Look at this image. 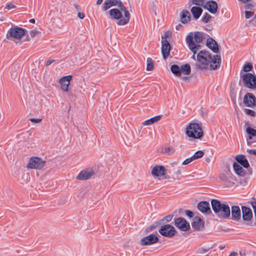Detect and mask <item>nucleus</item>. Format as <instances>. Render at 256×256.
<instances>
[{"label": "nucleus", "instance_id": "f257e3e1", "mask_svg": "<svg viewBox=\"0 0 256 256\" xmlns=\"http://www.w3.org/2000/svg\"><path fill=\"white\" fill-rule=\"evenodd\" d=\"M112 6H118L120 9L112 8L109 10L108 13L111 19L118 20V26H124L128 24L130 18V14L123 3L120 0H108Z\"/></svg>", "mask_w": 256, "mask_h": 256}, {"label": "nucleus", "instance_id": "f03ea898", "mask_svg": "<svg viewBox=\"0 0 256 256\" xmlns=\"http://www.w3.org/2000/svg\"><path fill=\"white\" fill-rule=\"evenodd\" d=\"M198 63L195 65L196 68L205 70L210 66V69L216 70L220 67L221 58L219 55H215L212 58L208 52L201 50L197 54Z\"/></svg>", "mask_w": 256, "mask_h": 256}, {"label": "nucleus", "instance_id": "7ed1b4c3", "mask_svg": "<svg viewBox=\"0 0 256 256\" xmlns=\"http://www.w3.org/2000/svg\"><path fill=\"white\" fill-rule=\"evenodd\" d=\"M204 34L202 32H196L194 36L190 32L186 37V42L190 50L193 52L192 58L196 60L195 54L200 48V44L203 41Z\"/></svg>", "mask_w": 256, "mask_h": 256}, {"label": "nucleus", "instance_id": "20e7f679", "mask_svg": "<svg viewBox=\"0 0 256 256\" xmlns=\"http://www.w3.org/2000/svg\"><path fill=\"white\" fill-rule=\"evenodd\" d=\"M211 205L214 212L219 218L224 219L230 218V210L228 206L216 199L212 200Z\"/></svg>", "mask_w": 256, "mask_h": 256}, {"label": "nucleus", "instance_id": "39448f33", "mask_svg": "<svg viewBox=\"0 0 256 256\" xmlns=\"http://www.w3.org/2000/svg\"><path fill=\"white\" fill-rule=\"evenodd\" d=\"M186 134L189 138L200 139L204 136L201 124L190 123L186 128Z\"/></svg>", "mask_w": 256, "mask_h": 256}, {"label": "nucleus", "instance_id": "423d86ee", "mask_svg": "<svg viewBox=\"0 0 256 256\" xmlns=\"http://www.w3.org/2000/svg\"><path fill=\"white\" fill-rule=\"evenodd\" d=\"M170 70L176 76L181 77L182 74L189 75L191 72V68L189 64H185L179 66L177 64H173L170 67Z\"/></svg>", "mask_w": 256, "mask_h": 256}, {"label": "nucleus", "instance_id": "0eeeda50", "mask_svg": "<svg viewBox=\"0 0 256 256\" xmlns=\"http://www.w3.org/2000/svg\"><path fill=\"white\" fill-rule=\"evenodd\" d=\"M46 164V161L37 156H32L29 160L27 168L34 170H42Z\"/></svg>", "mask_w": 256, "mask_h": 256}, {"label": "nucleus", "instance_id": "6e6552de", "mask_svg": "<svg viewBox=\"0 0 256 256\" xmlns=\"http://www.w3.org/2000/svg\"><path fill=\"white\" fill-rule=\"evenodd\" d=\"M244 86L252 90H254L256 88V76L250 72L244 74L242 76Z\"/></svg>", "mask_w": 256, "mask_h": 256}, {"label": "nucleus", "instance_id": "1a4fd4ad", "mask_svg": "<svg viewBox=\"0 0 256 256\" xmlns=\"http://www.w3.org/2000/svg\"><path fill=\"white\" fill-rule=\"evenodd\" d=\"M158 232L162 236L172 238L175 235L176 230L172 226L166 224L160 228Z\"/></svg>", "mask_w": 256, "mask_h": 256}, {"label": "nucleus", "instance_id": "9d476101", "mask_svg": "<svg viewBox=\"0 0 256 256\" xmlns=\"http://www.w3.org/2000/svg\"><path fill=\"white\" fill-rule=\"evenodd\" d=\"M26 30L22 28L16 26L9 30L7 34V38H13L15 39H20L24 36Z\"/></svg>", "mask_w": 256, "mask_h": 256}, {"label": "nucleus", "instance_id": "9b49d317", "mask_svg": "<svg viewBox=\"0 0 256 256\" xmlns=\"http://www.w3.org/2000/svg\"><path fill=\"white\" fill-rule=\"evenodd\" d=\"M158 241V237L154 234H150L144 237L140 242L142 246H146L154 244Z\"/></svg>", "mask_w": 256, "mask_h": 256}, {"label": "nucleus", "instance_id": "f8f14e48", "mask_svg": "<svg viewBox=\"0 0 256 256\" xmlns=\"http://www.w3.org/2000/svg\"><path fill=\"white\" fill-rule=\"evenodd\" d=\"M243 102L246 106L254 108L256 106V98L252 94L246 93L244 97Z\"/></svg>", "mask_w": 256, "mask_h": 256}, {"label": "nucleus", "instance_id": "ddd939ff", "mask_svg": "<svg viewBox=\"0 0 256 256\" xmlns=\"http://www.w3.org/2000/svg\"><path fill=\"white\" fill-rule=\"evenodd\" d=\"M174 224L176 227L182 231H187L190 228L189 223L182 218L175 219Z\"/></svg>", "mask_w": 256, "mask_h": 256}, {"label": "nucleus", "instance_id": "4468645a", "mask_svg": "<svg viewBox=\"0 0 256 256\" xmlns=\"http://www.w3.org/2000/svg\"><path fill=\"white\" fill-rule=\"evenodd\" d=\"M72 76L68 75L62 76L59 80V83L61 86V88L64 92H68L69 86L72 79Z\"/></svg>", "mask_w": 256, "mask_h": 256}, {"label": "nucleus", "instance_id": "2eb2a0df", "mask_svg": "<svg viewBox=\"0 0 256 256\" xmlns=\"http://www.w3.org/2000/svg\"><path fill=\"white\" fill-rule=\"evenodd\" d=\"M171 46L167 40H162V52L164 59L166 60L170 56Z\"/></svg>", "mask_w": 256, "mask_h": 256}, {"label": "nucleus", "instance_id": "dca6fc26", "mask_svg": "<svg viewBox=\"0 0 256 256\" xmlns=\"http://www.w3.org/2000/svg\"><path fill=\"white\" fill-rule=\"evenodd\" d=\"M94 174V172L92 169H86L80 172L76 178L79 180H84L90 178Z\"/></svg>", "mask_w": 256, "mask_h": 256}, {"label": "nucleus", "instance_id": "f3484780", "mask_svg": "<svg viewBox=\"0 0 256 256\" xmlns=\"http://www.w3.org/2000/svg\"><path fill=\"white\" fill-rule=\"evenodd\" d=\"M198 210L202 213L210 214L211 213V210L210 204L206 201L200 202L198 204Z\"/></svg>", "mask_w": 256, "mask_h": 256}, {"label": "nucleus", "instance_id": "a211bd4d", "mask_svg": "<svg viewBox=\"0 0 256 256\" xmlns=\"http://www.w3.org/2000/svg\"><path fill=\"white\" fill-rule=\"evenodd\" d=\"M204 8H206L211 14H214L218 10V4L214 0L206 2Z\"/></svg>", "mask_w": 256, "mask_h": 256}, {"label": "nucleus", "instance_id": "6ab92c4d", "mask_svg": "<svg viewBox=\"0 0 256 256\" xmlns=\"http://www.w3.org/2000/svg\"><path fill=\"white\" fill-rule=\"evenodd\" d=\"M166 169L162 166H156L152 170L151 174L154 177H158L164 175Z\"/></svg>", "mask_w": 256, "mask_h": 256}, {"label": "nucleus", "instance_id": "aec40b11", "mask_svg": "<svg viewBox=\"0 0 256 256\" xmlns=\"http://www.w3.org/2000/svg\"><path fill=\"white\" fill-rule=\"evenodd\" d=\"M192 226L196 230H200L204 229V224L200 218L196 216L194 218Z\"/></svg>", "mask_w": 256, "mask_h": 256}, {"label": "nucleus", "instance_id": "412c9836", "mask_svg": "<svg viewBox=\"0 0 256 256\" xmlns=\"http://www.w3.org/2000/svg\"><path fill=\"white\" fill-rule=\"evenodd\" d=\"M206 46L214 53L218 54L219 52L218 46L216 42L212 38H208Z\"/></svg>", "mask_w": 256, "mask_h": 256}, {"label": "nucleus", "instance_id": "4be33fe9", "mask_svg": "<svg viewBox=\"0 0 256 256\" xmlns=\"http://www.w3.org/2000/svg\"><path fill=\"white\" fill-rule=\"evenodd\" d=\"M242 218L245 221H249L252 218V213L251 209L246 206H242Z\"/></svg>", "mask_w": 256, "mask_h": 256}, {"label": "nucleus", "instance_id": "5701e85b", "mask_svg": "<svg viewBox=\"0 0 256 256\" xmlns=\"http://www.w3.org/2000/svg\"><path fill=\"white\" fill-rule=\"evenodd\" d=\"M240 210L238 206H232V218L233 220L238 221L240 219Z\"/></svg>", "mask_w": 256, "mask_h": 256}, {"label": "nucleus", "instance_id": "b1692460", "mask_svg": "<svg viewBox=\"0 0 256 256\" xmlns=\"http://www.w3.org/2000/svg\"><path fill=\"white\" fill-rule=\"evenodd\" d=\"M236 160L238 163L240 164L244 168H248L250 166L249 163L244 155H238L236 157Z\"/></svg>", "mask_w": 256, "mask_h": 256}, {"label": "nucleus", "instance_id": "393cba45", "mask_svg": "<svg viewBox=\"0 0 256 256\" xmlns=\"http://www.w3.org/2000/svg\"><path fill=\"white\" fill-rule=\"evenodd\" d=\"M190 14L188 10H182L180 14V20L182 24H186L190 20Z\"/></svg>", "mask_w": 256, "mask_h": 256}, {"label": "nucleus", "instance_id": "a878e982", "mask_svg": "<svg viewBox=\"0 0 256 256\" xmlns=\"http://www.w3.org/2000/svg\"><path fill=\"white\" fill-rule=\"evenodd\" d=\"M233 168L235 172L240 176H244L246 174V171L237 162H234L233 164Z\"/></svg>", "mask_w": 256, "mask_h": 256}, {"label": "nucleus", "instance_id": "bb28decb", "mask_svg": "<svg viewBox=\"0 0 256 256\" xmlns=\"http://www.w3.org/2000/svg\"><path fill=\"white\" fill-rule=\"evenodd\" d=\"M191 12L193 15L194 18L195 19H198L200 16L202 12V10L200 7L193 6L191 8Z\"/></svg>", "mask_w": 256, "mask_h": 256}, {"label": "nucleus", "instance_id": "cd10ccee", "mask_svg": "<svg viewBox=\"0 0 256 256\" xmlns=\"http://www.w3.org/2000/svg\"><path fill=\"white\" fill-rule=\"evenodd\" d=\"M160 118H161L160 116H154L152 118H150L148 120H147L144 121L142 122V125L143 126L152 125V124L158 122V121H159L160 120Z\"/></svg>", "mask_w": 256, "mask_h": 256}, {"label": "nucleus", "instance_id": "c85d7f7f", "mask_svg": "<svg viewBox=\"0 0 256 256\" xmlns=\"http://www.w3.org/2000/svg\"><path fill=\"white\" fill-rule=\"evenodd\" d=\"M174 149L172 147H164L162 148L161 152L166 154L168 156H172L174 153Z\"/></svg>", "mask_w": 256, "mask_h": 256}, {"label": "nucleus", "instance_id": "c756f323", "mask_svg": "<svg viewBox=\"0 0 256 256\" xmlns=\"http://www.w3.org/2000/svg\"><path fill=\"white\" fill-rule=\"evenodd\" d=\"M147 66H146V70L148 71L152 70L154 68V62L153 60L151 58H147Z\"/></svg>", "mask_w": 256, "mask_h": 256}, {"label": "nucleus", "instance_id": "7c9ffc66", "mask_svg": "<svg viewBox=\"0 0 256 256\" xmlns=\"http://www.w3.org/2000/svg\"><path fill=\"white\" fill-rule=\"evenodd\" d=\"M204 155V152L202 150H198L194 153L192 156L194 160H197L198 158H202Z\"/></svg>", "mask_w": 256, "mask_h": 256}, {"label": "nucleus", "instance_id": "2f4dec72", "mask_svg": "<svg viewBox=\"0 0 256 256\" xmlns=\"http://www.w3.org/2000/svg\"><path fill=\"white\" fill-rule=\"evenodd\" d=\"M111 7H112V5L108 0H106L102 4V11H106Z\"/></svg>", "mask_w": 256, "mask_h": 256}, {"label": "nucleus", "instance_id": "473e14b6", "mask_svg": "<svg viewBox=\"0 0 256 256\" xmlns=\"http://www.w3.org/2000/svg\"><path fill=\"white\" fill-rule=\"evenodd\" d=\"M235 92V84H232L230 85V97L232 100H234L236 98Z\"/></svg>", "mask_w": 256, "mask_h": 256}, {"label": "nucleus", "instance_id": "72a5a7b5", "mask_svg": "<svg viewBox=\"0 0 256 256\" xmlns=\"http://www.w3.org/2000/svg\"><path fill=\"white\" fill-rule=\"evenodd\" d=\"M212 16L207 12H206L202 18V20L204 23L208 22L212 18Z\"/></svg>", "mask_w": 256, "mask_h": 256}, {"label": "nucleus", "instance_id": "f704fd0d", "mask_svg": "<svg viewBox=\"0 0 256 256\" xmlns=\"http://www.w3.org/2000/svg\"><path fill=\"white\" fill-rule=\"evenodd\" d=\"M192 2L194 4L202 6L204 8L206 1L204 0H192Z\"/></svg>", "mask_w": 256, "mask_h": 256}, {"label": "nucleus", "instance_id": "c9c22d12", "mask_svg": "<svg viewBox=\"0 0 256 256\" xmlns=\"http://www.w3.org/2000/svg\"><path fill=\"white\" fill-rule=\"evenodd\" d=\"M252 68V65L251 63H247L244 64L243 70L245 72L251 71Z\"/></svg>", "mask_w": 256, "mask_h": 256}, {"label": "nucleus", "instance_id": "e433bc0d", "mask_svg": "<svg viewBox=\"0 0 256 256\" xmlns=\"http://www.w3.org/2000/svg\"><path fill=\"white\" fill-rule=\"evenodd\" d=\"M230 173L229 170L226 172V174H222L220 176V178L224 181H226L228 180V178L230 176Z\"/></svg>", "mask_w": 256, "mask_h": 256}, {"label": "nucleus", "instance_id": "4c0bfd02", "mask_svg": "<svg viewBox=\"0 0 256 256\" xmlns=\"http://www.w3.org/2000/svg\"><path fill=\"white\" fill-rule=\"evenodd\" d=\"M244 112L247 115L252 116H256V112L252 110L246 108L244 109Z\"/></svg>", "mask_w": 256, "mask_h": 256}, {"label": "nucleus", "instance_id": "58836bf2", "mask_svg": "<svg viewBox=\"0 0 256 256\" xmlns=\"http://www.w3.org/2000/svg\"><path fill=\"white\" fill-rule=\"evenodd\" d=\"M16 8V6L12 3H8L6 4L4 9H6L8 10H10L14 8Z\"/></svg>", "mask_w": 256, "mask_h": 256}, {"label": "nucleus", "instance_id": "ea45409f", "mask_svg": "<svg viewBox=\"0 0 256 256\" xmlns=\"http://www.w3.org/2000/svg\"><path fill=\"white\" fill-rule=\"evenodd\" d=\"M244 14L246 18L248 19L254 15V12L250 11H245Z\"/></svg>", "mask_w": 256, "mask_h": 256}, {"label": "nucleus", "instance_id": "a19ab883", "mask_svg": "<svg viewBox=\"0 0 256 256\" xmlns=\"http://www.w3.org/2000/svg\"><path fill=\"white\" fill-rule=\"evenodd\" d=\"M40 32L36 30H32L30 32V35L32 38L38 35Z\"/></svg>", "mask_w": 256, "mask_h": 256}, {"label": "nucleus", "instance_id": "79ce46f5", "mask_svg": "<svg viewBox=\"0 0 256 256\" xmlns=\"http://www.w3.org/2000/svg\"><path fill=\"white\" fill-rule=\"evenodd\" d=\"M172 217H173L172 214H169V215H168V216H164L162 218V220L166 222H168L172 220Z\"/></svg>", "mask_w": 256, "mask_h": 256}, {"label": "nucleus", "instance_id": "37998d69", "mask_svg": "<svg viewBox=\"0 0 256 256\" xmlns=\"http://www.w3.org/2000/svg\"><path fill=\"white\" fill-rule=\"evenodd\" d=\"M194 160L192 157H190V158H186V160H185L182 163V164L183 165H186V164H190V162H192Z\"/></svg>", "mask_w": 256, "mask_h": 256}, {"label": "nucleus", "instance_id": "c03bdc74", "mask_svg": "<svg viewBox=\"0 0 256 256\" xmlns=\"http://www.w3.org/2000/svg\"><path fill=\"white\" fill-rule=\"evenodd\" d=\"M30 120L34 123H40L42 121V118H31L30 119Z\"/></svg>", "mask_w": 256, "mask_h": 256}, {"label": "nucleus", "instance_id": "a18cd8bd", "mask_svg": "<svg viewBox=\"0 0 256 256\" xmlns=\"http://www.w3.org/2000/svg\"><path fill=\"white\" fill-rule=\"evenodd\" d=\"M170 32L167 31L164 32V35L162 36V40H166L167 38L170 36Z\"/></svg>", "mask_w": 256, "mask_h": 256}, {"label": "nucleus", "instance_id": "49530a36", "mask_svg": "<svg viewBox=\"0 0 256 256\" xmlns=\"http://www.w3.org/2000/svg\"><path fill=\"white\" fill-rule=\"evenodd\" d=\"M251 206L252 207L254 211V216L256 220V202H251Z\"/></svg>", "mask_w": 256, "mask_h": 256}, {"label": "nucleus", "instance_id": "de8ad7c7", "mask_svg": "<svg viewBox=\"0 0 256 256\" xmlns=\"http://www.w3.org/2000/svg\"><path fill=\"white\" fill-rule=\"evenodd\" d=\"M186 214L189 218H192L194 216L193 212L190 210H186Z\"/></svg>", "mask_w": 256, "mask_h": 256}, {"label": "nucleus", "instance_id": "09e8293b", "mask_svg": "<svg viewBox=\"0 0 256 256\" xmlns=\"http://www.w3.org/2000/svg\"><path fill=\"white\" fill-rule=\"evenodd\" d=\"M253 7V5L251 4H247L244 6V8L246 10H252Z\"/></svg>", "mask_w": 256, "mask_h": 256}, {"label": "nucleus", "instance_id": "8fccbe9b", "mask_svg": "<svg viewBox=\"0 0 256 256\" xmlns=\"http://www.w3.org/2000/svg\"><path fill=\"white\" fill-rule=\"evenodd\" d=\"M246 152L250 154H254L256 156V150H249L248 149Z\"/></svg>", "mask_w": 256, "mask_h": 256}, {"label": "nucleus", "instance_id": "3c124183", "mask_svg": "<svg viewBox=\"0 0 256 256\" xmlns=\"http://www.w3.org/2000/svg\"><path fill=\"white\" fill-rule=\"evenodd\" d=\"M78 17L80 18V19H84V16H85V15L84 13L82 12H79L78 13Z\"/></svg>", "mask_w": 256, "mask_h": 256}, {"label": "nucleus", "instance_id": "603ef678", "mask_svg": "<svg viewBox=\"0 0 256 256\" xmlns=\"http://www.w3.org/2000/svg\"><path fill=\"white\" fill-rule=\"evenodd\" d=\"M54 62V60H47V62H46V66H49V65L51 64Z\"/></svg>", "mask_w": 256, "mask_h": 256}, {"label": "nucleus", "instance_id": "864d4df0", "mask_svg": "<svg viewBox=\"0 0 256 256\" xmlns=\"http://www.w3.org/2000/svg\"><path fill=\"white\" fill-rule=\"evenodd\" d=\"M182 25L181 24H179L176 26V29L178 30H180V28H182Z\"/></svg>", "mask_w": 256, "mask_h": 256}, {"label": "nucleus", "instance_id": "5fc2aeb1", "mask_svg": "<svg viewBox=\"0 0 256 256\" xmlns=\"http://www.w3.org/2000/svg\"><path fill=\"white\" fill-rule=\"evenodd\" d=\"M240 256H245V252L244 250H242L240 252Z\"/></svg>", "mask_w": 256, "mask_h": 256}, {"label": "nucleus", "instance_id": "6e6d98bb", "mask_svg": "<svg viewBox=\"0 0 256 256\" xmlns=\"http://www.w3.org/2000/svg\"><path fill=\"white\" fill-rule=\"evenodd\" d=\"M238 255V254L236 252H232L230 253L229 256H236Z\"/></svg>", "mask_w": 256, "mask_h": 256}, {"label": "nucleus", "instance_id": "4d7b16f0", "mask_svg": "<svg viewBox=\"0 0 256 256\" xmlns=\"http://www.w3.org/2000/svg\"><path fill=\"white\" fill-rule=\"evenodd\" d=\"M239 1L243 2V3H245L246 4V2L250 1L251 0H238Z\"/></svg>", "mask_w": 256, "mask_h": 256}, {"label": "nucleus", "instance_id": "13d9d810", "mask_svg": "<svg viewBox=\"0 0 256 256\" xmlns=\"http://www.w3.org/2000/svg\"><path fill=\"white\" fill-rule=\"evenodd\" d=\"M102 1H103V0H97L96 4H98V5L102 3Z\"/></svg>", "mask_w": 256, "mask_h": 256}, {"label": "nucleus", "instance_id": "bf43d9fd", "mask_svg": "<svg viewBox=\"0 0 256 256\" xmlns=\"http://www.w3.org/2000/svg\"><path fill=\"white\" fill-rule=\"evenodd\" d=\"M182 78L183 80H188L189 77L188 76H182Z\"/></svg>", "mask_w": 256, "mask_h": 256}, {"label": "nucleus", "instance_id": "052dcab7", "mask_svg": "<svg viewBox=\"0 0 256 256\" xmlns=\"http://www.w3.org/2000/svg\"><path fill=\"white\" fill-rule=\"evenodd\" d=\"M29 22L30 23L34 24L35 23V20L34 18H32V19L30 20Z\"/></svg>", "mask_w": 256, "mask_h": 256}, {"label": "nucleus", "instance_id": "680f3d73", "mask_svg": "<svg viewBox=\"0 0 256 256\" xmlns=\"http://www.w3.org/2000/svg\"><path fill=\"white\" fill-rule=\"evenodd\" d=\"M74 7H75L76 9L77 10H80V6H77V5H76V4H74Z\"/></svg>", "mask_w": 256, "mask_h": 256}, {"label": "nucleus", "instance_id": "e2e57ef3", "mask_svg": "<svg viewBox=\"0 0 256 256\" xmlns=\"http://www.w3.org/2000/svg\"><path fill=\"white\" fill-rule=\"evenodd\" d=\"M181 174V171L180 170H178L176 172V174L179 175Z\"/></svg>", "mask_w": 256, "mask_h": 256}, {"label": "nucleus", "instance_id": "0e129e2a", "mask_svg": "<svg viewBox=\"0 0 256 256\" xmlns=\"http://www.w3.org/2000/svg\"><path fill=\"white\" fill-rule=\"evenodd\" d=\"M220 248L221 250H222V249H223V248H222V247H220Z\"/></svg>", "mask_w": 256, "mask_h": 256}, {"label": "nucleus", "instance_id": "69168bd1", "mask_svg": "<svg viewBox=\"0 0 256 256\" xmlns=\"http://www.w3.org/2000/svg\"><path fill=\"white\" fill-rule=\"evenodd\" d=\"M208 256V255H206V256Z\"/></svg>", "mask_w": 256, "mask_h": 256}]
</instances>
